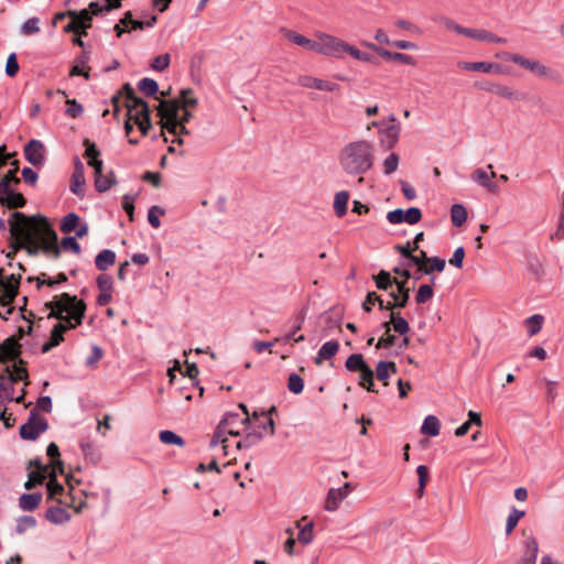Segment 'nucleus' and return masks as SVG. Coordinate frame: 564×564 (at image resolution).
I'll list each match as a JSON object with an SVG mask.
<instances>
[{"label": "nucleus", "instance_id": "nucleus-55", "mask_svg": "<svg viewBox=\"0 0 564 564\" xmlns=\"http://www.w3.org/2000/svg\"><path fill=\"white\" fill-rule=\"evenodd\" d=\"M378 304L380 310H386V303L376 293V292H369L366 296L365 302L362 303V308L367 312L371 310V305Z\"/></svg>", "mask_w": 564, "mask_h": 564}, {"label": "nucleus", "instance_id": "nucleus-47", "mask_svg": "<svg viewBox=\"0 0 564 564\" xmlns=\"http://www.w3.org/2000/svg\"><path fill=\"white\" fill-rule=\"evenodd\" d=\"M365 365L367 364L365 362L361 354L350 355L345 362L347 370L355 372H359Z\"/></svg>", "mask_w": 564, "mask_h": 564}, {"label": "nucleus", "instance_id": "nucleus-37", "mask_svg": "<svg viewBox=\"0 0 564 564\" xmlns=\"http://www.w3.org/2000/svg\"><path fill=\"white\" fill-rule=\"evenodd\" d=\"M376 285L380 290L388 291L392 285L395 284L398 286L399 280L395 278H392L390 272L381 270L376 276H375Z\"/></svg>", "mask_w": 564, "mask_h": 564}, {"label": "nucleus", "instance_id": "nucleus-43", "mask_svg": "<svg viewBox=\"0 0 564 564\" xmlns=\"http://www.w3.org/2000/svg\"><path fill=\"white\" fill-rule=\"evenodd\" d=\"M113 183L115 176L112 172H110L108 175H104L101 173L100 175L95 176V187L100 193L108 191Z\"/></svg>", "mask_w": 564, "mask_h": 564}, {"label": "nucleus", "instance_id": "nucleus-54", "mask_svg": "<svg viewBox=\"0 0 564 564\" xmlns=\"http://www.w3.org/2000/svg\"><path fill=\"white\" fill-rule=\"evenodd\" d=\"M434 295L433 288L429 284H422L415 295V302L417 304H424L429 302Z\"/></svg>", "mask_w": 564, "mask_h": 564}, {"label": "nucleus", "instance_id": "nucleus-20", "mask_svg": "<svg viewBox=\"0 0 564 564\" xmlns=\"http://www.w3.org/2000/svg\"><path fill=\"white\" fill-rule=\"evenodd\" d=\"M523 547L524 550L521 560H523L525 564H535L539 552L536 539L533 535L525 536Z\"/></svg>", "mask_w": 564, "mask_h": 564}, {"label": "nucleus", "instance_id": "nucleus-52", "mask_svg": "<svg viewBox=\"0 0 564 564\" xmlns=\"http://www.w3.org/2000/svg\"><path fill=\"white\" fill-rule=\"evenodd\" d=\"M33 527H35V519L31 516H23L17 519L15 532L23 534Z\"/></svg>", "mask_w": 564, "mask_h": 564}, {"label": "nucleus", "instance_id": "nucleus-11", "mask_svg": "<svg viewBox=\"0 0 564 564\" xmlns=\"http://www.w3.org/2000/svg\"><path fill=\"white\" fill-rule=\"evenodd\" d=\"M45 490L47 499L55 500L58 505H63L65 507L73 506L74 498L70 492H65L64 487L57 482L56 478H50L45 482Z\"/></svg>", "mask_w": 564, "mask_h": 564}, {"label": "nucleus", "instance_id": "nucleus-56", "mask_svg": "<svg viewBox=\"0 0 564 564\" xmlns=\"http://www.w3.org/2000/svg\"><path fill=\"white\" fill-rule=\"evenodd\" d=\"M133 122L138 126L141 133L143 135H147L149 130L151 129L152 124L150 121V113L149 115H134L133 116Z\"/></svg>", "mask_w": 564, "mask_h": 564}, {"label": "nucleus", "instance_id": "nucleus-44", "mask_svg": "<svg viewBox=\"0 0 564 564\" xmlns=\"http://www.w3.org/2000/svg\"><path fill=\"white\" fill-rule=\"evenodd\" d=\"M159 438L164 444L177 445L181 447L185 445L184 440L180 435L170 430L161 431L159 434Z\"/></svg>", "mask_w": 564, "mask_h": 564}, {"label": "nucleus", "instance_id": "nucleus-45", "mask_svg": "<svg viewBox=\"0 0 564 564\" xmlns=\"http://www.w3.org/2000/svg\"><path fill=\"white\" fill-rule=\"evenodd\" d=\"M0 202L6 204L9 208H18L24 205L23 196L21 194L14 193L13 191L1 197Z\"/></svg>", "mask_w": 564, "mask_h": 564}, {"label": "nucleus", "instance_id": "nucleus-18", "mask_svg": "<svg viewBox=\"0 0 564 564\" xmlns=\"http://www.w3.org/2000/svg\"><path fill=\"white\" fill-rule=\"evenodd\" d=\"M457 66L460 69L470 70V72H481V73H499L500 65L489 63V62H459Z\"/></svg>", "mask_w": 564, "mask_h": 564}, {"label": "nucleus", "instance_id": "nucleus-40", "mask_svg": "<svg viewBox=\"0 0 564 564\" xmlns=\"http://www.w3.org/2000/svg\"><path fill=\"white\" fill-rule=\"evenodd\" d=\"M452 223L456 227H460L467 220V210L460 204H454L451 208Z\"/></svg>", "mask_w": 564, "mask_h": 564}, {"label": "nucleus", "instance_id": "nucleus-36", "mask_svg": "<svg viewBox=\"0 0 564 564\" xmlns=\"http://www.w3.org/2000/svg\"><path fill=\"white\" fill-rule=\"evenodd\" d=\"M349 197L350 195L347 191H340L335 194L334 210L338 217H343L346 215Z\"/></svg>", "mask_w": 564, "mask_h": 564}, {"label": "nucleus", "instance_id": "nucleus-42", "mask_svg": "<svg viewBox=\"0 0 564 564\" xmlns=\"http://www.w3.org/2000/svg\"><path fill=\"white\" fill-rule=\"evenodd\" d=\"M79 216L75 213L67 214L61 221V231L69 234L76 229L79 224Z\"/></svg>", "mask_w": 564, "mask_h": 564}, {"label": "nucleus", "instance_id": "nucleus-16", "mask_svg": "<svg viewBox=\"0 0 564 564\" xmlns=\"http://www.w3.org/2000/svg\"><path fill=\"white\" fill-rule=\"evenodd\" d=\"M299 85L305 88H314L324 91H335L338 89V85L335 83L326 82L319 78H315L308 75H302L297 79Z\"/></svg>", "mask_w": 564, "mask_h": 564}, {"label": "nucleus", "instance_id": "nucleus-51", "mask_svg": "<svg viewBox=\"0 0 564 564\" xmlns=\"http://www.w3.org/2000/svg\"><path fill=\"white\" fill-rule=\"evenodd\" d=\"M445 268V260L438 257H432L427 260V263L423 267V273L430 274L433 271L442 272Z\"/></svg>", "mask_w": 564, "mask_h": 564}, {"label": "nucleus", "instance_id": "nucleus-31", "mask_svg": "<svg viewBox=\"0 0 564 564\" xmlns=\"http://www.w3.org/2000/svg\"><path fill=\"white\" fill-rule=\"evenodd\" d=\"M228 430L229 429L226 426V424L221 420L218 423V425H217V427H216V430H215V432L213 434V437L210 440L209 446L210 447H215V446L221 444L224 451H226V448H227V445H226L227 436L229 435ZM225 454H227V452H225Z\"/></svg>", "mask_w": 564, "mask_h": 564}, {"label": "nucleus", "instance_id": "nucleus-8", "mask_svg": "<svg viewBox=\"0 0 564 564\" xmlns=\"http://www.w3.org/2000/svg\"><path fill=\"white\" fill-rule=\"evenodd\" d=\"M316 53L339 58L346 51L347 42L327 33H318Z\"/></svg>", "mask_w": 564, "mask_h": 564}, {"label": "nucleus", "instance_id": "nucleus-61", "mask_svg": "<svg viewBox=\"0 0 564 564\" xmlns=\"http://www.w3.org/2000/svg\"><path fill=\"white\" fill-rule=\"evenodd\" d=\"M160 215H164V210L159 206H152L148 212V221L153 228L161 226Z\"/></svg>", "mask_w": 564, "mask_h": 564}, {"label": "nucleus", "instance_id": "nucleus-25", "mask_svg": "<svg viewBox=\"0 0 564 564\" xmlns=\"http://www.w3.org/2000/svg\"><path fill=\"white\" fill-rule=\"evenodd\" d=\"M399 297L394 302L386 303V310L393 312L394 308L405 307L409 299L410 291L409 286H405V282H398Z\"/></svg>", "mask_w": 564, "mask_h": 564}, {"label": "nucleus", "instance_id": "nucleus-57", "mask_svg": "<svg viewBox=\"0 0 564 564\" xmlns=\"http://www.w3.org/2000/svg\"><path fill=\"white\" fill-rule=\"evenodd\" d=\"M399 165V155L397 153H390L383 161V172L386 175H390L397 171Z\"/></svg>", "mask_w": 564, "mask_h": 564}, {"label": "nucleus", "instance_id": "nucleus-38", "mask_svg": "<svg viewBox=\"0 0 564 564\" xmlns=\"http://www.w3.org/2000/svg\"><path fill=\"white\" fill-rule=\"evenodd\" d=\"M389 323L393 326L394 332L399 333L400 335H405L410 330L408 321L403 318L399 313L391 312Z\"/></svg>", "mask_w": 564, "mask_h": 564}, {"label": "nucleus", "instance_id": "nucleus-22", "mask_svg": "<svg viewBox=\"0 0 564 564\" xmlns=\"http://www.w3.org/2000/svg\"><path fill=\"white\" fill-rule=\"evenodd\" d=\"M303 322H304V315L303 314L296 315L294 317L292 330H288V334L284 336L276 337L275 341L279 344H288L291 339H293L295 343L305 340L304 335H300V336L295 337L296 332L302 328Z\"/></svg>", "mask_w": 564, "mask_h": 564}, {"label": "nucleus", "instance_id": "nucleus-2", "mask_svg": "<svg viewBox=\"0 0 564 564\" xmlns=\"http://www.w3.org/2000/svg\"><path fill=\"white\" fill-rule=\"evenodd\" d=\"M20 345L13 338H7L0 344V364L4 367L0 370V393L9 400L19 401L22 397H14L13 384L28 378L24 362L19 358Z\"/></svg>", "mask_w": 564, "mask_h": 564}, {"label": "nucleus", "instance_id": "nucleus-53", "mask_svg": "<svg viewBox=\"0 0 564 564\" xmlns=\"http://www.w3.org/2000/svg\"><path fill=\"white\" fill-rule=\"evenodd\" d=\"M543 319V316L539 314L532 315L527 319L529 336H534L541 330Z\"/></svg>", "mask_w": 564, "mask_h": 564}, {"label": "nucleus", "instance_id": "nucleus-4", "mask_svg": "<svg viewBox=\"0 0 564 564\" xmlns=\"http://www.w3.org/2000/svg\"><path fill=\"white\" fill-rule=\"evenodd\" d=\"M9 225L13 251L35 254V215L25 217L22 213H11Z\"/></svg>", "mask_w": 564, "mask_h": 564}, {"label": "nucleus", "instance_id": "nucleus-23", "mask_svg": "<svg viewBox=\"0 0 564 564\" xmlns=\"http://www.w3.org/2000/svg\"><path fill=\"white\" fill-rule=\"evenodd\" d=\"M126 107L127 115L130 116V119H132L134 115H149L150 112L148 104L137 95L126 100Z\"/></svg>", "mask_w": 564, "mask_h": 564}, {"label": "nucleus", "instance_id": "nucleus-60", "mask_svg": "<svg viewBox=\"0 0 564 564\" xmlns=\"http://www.w3.org/2000/svg\"><path fill=\"white\" fill-rule=\"evenodd\" d=\"M193 91L192 89H183L181 91V100L180 104H181V108H188V107H196L197 106V99L195 97L192 96Z\"/></svg>", "mask_w": 564, "mask_h": 564}, {"label": "nucleus", "instance_id": "nucleus-10", "mask_svg": "<svg viewBox=\"0 0 564 564\" xmlns=\"http://www.w3.org/2000/svg\"><path fill=\"white\" fill-rule=\"evenodd\" d=\"M422 219V212L417 207H410L406 210L397 208L387 214V220L392 224L406 223L409 225L417 224Z\"/></svg>", "mask_w": 564, "mask_h": 564}, {"label": "nucleus", "instance_id": "nucleus-39", "mask_svg": "<svg viewBox=\"0 0 564 564\" xmlns=\"http://www.w3.org/2000/svg\"><path fill=\"white\" fill-rule=\"evenodd\" d=\"M381 328H383L384 334L377 341V344H376L377 349L389 348V347L393 346L395 343V336L390 334V330H391L390 323L389 322L382 323Z\"/></svg>", "mask_w": 564, "mask_h": 564}, {"label": "nucleus", "instance_id": "nucleus-33", "mask_svg": "<svg viewBox=\"0 0 564 564\" xmlns=\"http://www.w3.org/2000/svg\"><path fill=\"white\" fill-rule=\"evenodd\" d=\"M20 436L23 440L35 441V408L30 410L28 422L20 427Z\"/></svg>", "mask_w": 564, "mask_h": 564}, {"label": "nucleus", "instance_id": "nucleus-17", "mask_svg": "<svg viewBox=\"0 0 564 564\" xmlns=\"http://www.w3.org/2000/svg\"><path fill=\"white\" fill-rule=\"evenodd\" d=\"M400 130L395 117L393 115L390 116L386 126L380 129V134L383 135L382 141L386 142L389 148L393 147L399 140Z\"/></svg>", "mask_w": 564, "mask_h": 564}, {"label": "nucleus", "instance_id": "nucleus-26", "mask_svg": "<svg viewBox=\"0 0 564 564\" xmlns=\"http://www.w3.org/2000/svg\"><path fill=\"white\" fill-rule=\"evenodd\" d=\"M339 349V344L336 340H329L322 345L317 356L315 357V364L322 365L324 360H328L334 357Z\"/></svg>", "mask_w": 564, "mask_h": 564}, {"label": "nucleus", "instance_id": "nucleus-14", "mask_svg": "<svg viewBox=\"0 0 564 564\" xmlns=\"http://www.w3.org/2000/svg\"><path fill=\"white\" fill-rule=\"evenodd\" d=\"M86 184L85 166L78 156L74 159V172L70 178V192L77 196L84 195Z\"/></svg>", "mask_w": 564, "mask_h": 564}, {"label": "nucleus", "instance_id": "nucleus-15", "mask_svg": "<svg viewBox=\"0 0 564 564\" xmlns=\"http://www.w3.org/2000/svg\"><path fill=\"white\" fill-rule=\"evenodd\" d=\"M350 490V484L346 482L340 488H332L328 490L326 502H325V509L327 511H336L339 508V505L341 501L348 496Z\"/></svg>", "mask_w": 564, "mask_h": 564}, {"label": "nucleus", "instance_id": "nucleus-50", "mask_svg": "<svg viewBox=\"0 0 564 564\" xmlns=\"http://www.w3.org/2000/svg\"><path fill=\"white\" fill-rule=\"evenodd\" d=\"M66 280H67V276L65 275V273H59L57 275V279H52L46 273H42L41 275H37V278H36L37 289H40L42 285L54 286L55 284L65 282Z\"/></svg>", "mask_w": 564, "mask_h": 564}, {"label": "nucleus", "instance_id": "nucleus-64", "mask_svg": "<svg viewBox=\"0 0 564 564\" xmlns=\"http://www.w3.org/2000/svg\"><path fill=\"white\" fill-rule=\"evenodd\" d=\"M169 65H170V55L169 54L159 55L151 63V67L158 72L164 70Z\"/></svg>", "mask_w": 564, "mask_h": 564}, {"label": "nucleus", "instance_id": "nucleus-27", "mask_svg": "<svg viewBox=\"0 0 564 564\" xmlns=\"http://www.w3.org/2000/svg\"><path fill=\"white\" fill-rule=\"evenodd\" d=\"M395 372H397V366L392 361L380 360L377 364L376 376H377L378 380L383 383V386L389 384L388 380L390 378V375L395 373Z\"/></svg>", "mask_w": 564, "mask_h": 564}, {"label": "nucleus", "instance_id": "nucleus-5", "mask_svg": "<svg viewBox=\"0 0 564 564\" xmlns=\"http://www.w3.org/2000/svg\"><path fill=\"white\" fill-rule=\"evenodd\" d=\"M37 251L43 250L47 256L57 258L61 254V247L57 243V234L50 220L37 214Z\"/></svg>", "mask_w": 564, "mask_h": 564}, {"label": "nucleus", "instance_id": "nucleus-9", "mask_svg": "<svg viewBox=\"0 0 564 564\" xmlns=\"http://www.w3.org/2000/svg\"><path fill=\"white\" fill-rule=\"evenodd\" d=\"M70 21L64 26L66 33L87 34V29L91 26L93 13L88 9L79 12L68 11Z\"/></svg>", "mask_w": 564, "mask_h": 564}, {"label": "nucleus", "instance_id": "nucleus-62", "mask_svg": "<svg viewBox=\"0 0 564 564\" xmlns=\"http://www.w3.org/2000/svg\"><path fill=\"white\" fill-rule=\"evenodd\" d=\"M345 53H348L354 58H356L358 61H362V62H372V59H373L372 56L369 55L368 53H365L348 43H347Z\"/></svg>", "mask_w": 564, "mask_h": 564}, {"label": "nucleus", "instance_id": "nucleus-30", "mask_svg": "<svg viewBox=\"0 0 564 564\" xmlns=\"http://www.w3.org/2000/svg\"><path fill=\"white\" fill-rule=\"evenodd\" d=\"M487 90L505 99H520V95L516 90L502 84H491L489 87H487Z\"/></svg>", "mask_w": 564, "mask_h": 564}, {"label": "nucleus", "instance_id": "nucleus-59", "mask_svg": "<svg viewBox=\"0 0 564 564\" xmlns=\"http://www.w3.org/2000/svg\"><path fill=\"white\" fill-rule=\"evenodd\" d=\"M19 507L23 511H33V510H35V494H23L19 498Z\"/></svg>", "mask_w": 564, "mask_h": 564}, {"label": "nucleus", "instance_id": "nucleus-46", "mask_svg": "<svg viewBox=\"0 0 564 564\" xmlns=\"http://www.w3.org/2000/svg\"><path fill=\"white\" fill-rule=\"evenodd\" d=\"M138 89L147 96H154L159 90V86L152 78H142L138 83Z\"/></svg>", "mask_w": 564, "mask_h": 564}, {"label": "nucleus", "instance_id": "nucleus-63", "mask_svg": "<svg viewBox=\"0 0 564 564\" xmlns=\"http://www.w3.org/2000/svg\"><path fill=\"white\" fill-rule=\"evenodd\" d=\"M97 286L100 292H112V278L108 274H100L98 275L97 280Z\"/></svg>", "mask_w": 564, "mask_h": 564}, {"label": "nucleus", "instance_id": "nucleus-19", "mask_svg": "<svg viewBox=\"0 0 564 564\" xmlns=\"http://www.w3.org/2000/svg\"><path fill=\"white\" fill-rule=\"evenodd\" d=\"M46 454L50 457V466L52 468L51 478H56L57 473L64 474V466L59 459V449L55 443L47 446Z\"/></svg>", "mask_w": 564, "mask_h": 564}, {"label": "nucleus", "instance_id": "nucleus-7", "mask_svg": "<svg viewBox=\"0 0 564 564\" xmlns=\"http://www.w3.org/2000/svg\"><path fill=\"white\" fill-rule=\"evenodd\" d=\"M496 56L502 61L514 63L538 77L550 79H555L556 77V73L552 68L545 66L538 59H531L521 54L510 52L498 53Z\"/></svg>", "mask_w": 564, "mask_h": 564}, {"label": "nucleus", "instance_id": "nucleus-58", "mask_svg": "<svg viewBox=\"0 0 564 564\" xmlns=\"http://www.w3.org/2000/svg\"><path fill=\"white\" fill-rule=\"evenodd\" d=\"M416 474L419 477V489H417V496L422 497L424 494V488L429 478V469L425 465H420L416 468Z\"/></svg>", "mask_w": 564, "mask_h": 564}, {"label": "nucleus", "instance_id": "nucleus-21", "mask_svg": "<svg viewBox=\"0 0 564 564\" xmlns=\"http://www.w3.org/2000/svg\"><path fill=\"white\" fill-rule=\"evenodd\" d=\"M495 176V172L488 174L486 171L481 169H477L471 173V180L475 181L480 186L487 188L491 193H496L498 191L496 183L491 181V178Z\"/></svg>", "mask_w": 564, "mask_h": 564}, {"label": "nucleus", "instance_id": "nucleus-35", "mask_svg": "<svg viewBox=\"0 0 564 564\" xmlns=\"http://www.w3.org/2000/svg\"><path fill=\"white\" fill-rule=\"evenodd\" d=\"M440 429V420L435 415H427L421 426V433L429 436H437Z\"/></svg>", "mask_w": 564, "mask_h": 564}, {"label": "nucleus", "instance_id": "nucleus-6", "mask_svg": "<svg viewBox=\"0 0 564 564\" xmlns=\"http://www.w3.org/2000/svg\"><path fill=\"white\" fill-rule=\"evenodd\" d=\"M159 116L164 119L163 128L170 133H176L180 123H187L193 115L189 110L184 109L183 116L178 117L181 104L177 99L170 101H160Z\"/></svg>", "mask_w": 564, "mask_h": 564}, {"label": "nucleus", "instance_id": "nucleus-1", "mask_svg": "<svg viewBox=\"0 0 564 564\" xmlns=\"http://www.w3.org/2000/svg\"><path fill=\"white\" fill-rule=\"evenodd\" d=\"M51 310L48 316L59 319L51 330L50 338L42 346V352H48L64 340V333L76 328L83 323L86 313V303L76 295L62 293L45 304Z\"/></svg>", "mask_w": 564, "mask_h": 564}, {"label": "nucleus", "instance_id": "nucleus-41", "mask_svg": "<svg viewBox=\"0 0 564 564\" xmlns=\"http://www.w3.org/2000/svg\"><path fill=\"white\" fill-rule=\"evenodd\" d=\"M314 522L308 521L301 528V531L297 533L296 540L303 545H308L314 540Z\"/></svg>", "mask_w": 564, "mask_h": 564}, {"label": "nucleus", "instance_id": "nucleus-13", "mask_svg": "<svg viewBox=\"0 0 564 564\" xmlns=\"http://www.w3.org/2000/svg\"><path fill=\"white\" fill-rule=\"evenodd\" d=\"M18 280L13 274L4 276L3 270L0 269V303L6 305L15 297L18 293Z\"/></svg>", "mask_w": 564, "mask_h": 564}, {"label": "nucleus", "instance_id": "nucleus-24", "mask_svg": "<svg viewBox=\"0 0 564 564\" xmlns=\"http://www.w3.org/2000/svg\"><path fill=\"white\" fill-rule=\"evenodd\" d=\"M283 33L286 39H289L294 44L305 47L310 51L316 52L317 48V40H311L302 34H299L291 30H283Z\"/></svg>", "mask_w": 564, "mask_h": 564}, {"label": "nucleus", "instance_id": "nucleus-28", "mask_svg": "<svg viewBox=\"0 0 564 564\" xmlns=\"http://www.w3.org/2000/svg\"><path fill=\"white\" fill-rule=\"evenodd\" d=\"M45 518L51 523L63 524L70 519V516L65 508H62L61 506H53L47 509Z\"/></svg>", "mask_w": 564, "mask_h": 564}, {"label": "nucleus", "instance_id": "nucleus-3", "mask_svg": "<svg viewBox=\"0 0 564 564\" xmlns=\"http://www.w3.org/2000/svg\"><path fill=\"white\" fill-rule=\"evenodd\" d=\"M375 163V144L368 140L346 143L338 152V164L348 176H358L370 171Z\"/></svg>", "mask_w": 564, "mask_h": 564}, {"label": "nucleus", "instance_id": "nucleus-34", "mask_svg": "<svg viewBox=\"0 0 564 564\" xmlns=\"http://www.w3.org/2000/svg\"><path fill=\"white\" fill-rule=\"evenodd\" d=\"M373 377V370L368 365H365L362 369L359 371V384L367 389V391L369 392H378L375 389Z\"/></svg>", "mask_w": 564, "mask_h": 564}, {"label": "nucleus", "instance_id": "nucleus-48", "mask_svg": "<svg viewBox=\"0 0 564 564\" xmlns=\"http://www.w3.org/2000/svg\"><path fill=\"white\" fill-rule=\"evenodd\" d=\"M288 389L294 393L300 394L304 389V380L297 373H290L288 378Z\"/></svg>", "mask_w": 564, "mask_h": 564}, {"label": "nucleus", "instance_id": "nucleus-29", "mask_svg": "<svg viewBox=\"0 0 564 564\" xmlns=\"http://www.w3.org/2000/svg\"><path fill=\"white\" fill-rule=\"evenodd\" d=\"M115 262L116 253L109 249L100 251L95 259V265L100 271L108 270L111 265L115 264Z\"/></svg>", "mask_w": 564, "mask_h": 564}, {"label": "nucleus", "instance_id": "nucleus-32", "mask_svg": "<svg viewBox=\"0 0 564 564\" xmlns=\"http://www.w3.org/2000/svg\"><path fill=\"white\" fill-rule=\"evenodd\" d=\"M468 37H473L479 41L494 42V43H506L507 40L505 37H500L495 35L494 33L482 30V29H469Z\"/></svg>", "mask_w": 564, "mask_h": 564}, {"label": "nucleus", "instance_id": "nucleus-49", "mask_svg": "<svg viewBox=\"0 0 564 564\" xmlns=\"http://www.w3.org/2000/svg\"><path fill=\"white\" fill-rule=\"evenodd\" d=\"M525 516L524 511L512 508L510 514L507 518L506 533L510 534L517 527L519 520Z\"/></svg>", "mask_w": 564, "mask_h": 564}, {"label": "nucleus", "instance_id": "nucleus-12", "mask_svg": "<svg viewBox=\"0 0 564 564\" xmlns=\"http://www.w3.org/2000/svg\"><path fill=\"white\" fill-rule=\"evenodd\" d=\"M223 421L229 429L230 436H239L241 431H246L250 426V416L241 417L240 414L234 412H227Z\"/></svg>", "mask_w": 564, "mask_h": 564}]
</instances>
